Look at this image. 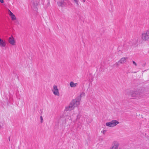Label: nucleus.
Here are the masks:
<instances>
[{"mask_svg":"<svg viewBox=\"0 0 149 149\" xmlns=\"http://www.w3.org/2000/svg\"><path fill=\"white\" fill-rule=\"evenodd\" d=\"M80 99H78L77 98L76 99L73 100L71 103L72 104L73 106L75 108L79 106L80 104Z\"/></svg>","mask_w":149,"mask_h":149,"instance_id":"0eeeda50","label":"nucleus"},{"mask_svg":"<svg viewBox=\"0 0 149 149\" xmlns=\"http://www.w3.org/2000/svg\"><path fill=\"white\" fill-rule=\"evenodd\" d=\"M59 6H63V3L62 2H58V3Z\"/></svg>","mask_w":149,"mask_h":149,"instance_id":"dca6fc26","label":"nucleus"},{"mask_svg":"<svg viewBox=\"0 0 149 149\" xmlns=\"http://www.w3.org/2000/svg\"><path fill=\"white\" fill-rule=\"evenodd\" d=\"M74 108L73 106V105L70 102L68 105L65 107V111H71L73 110Z\"/></svg>","mask_w":149,"mask_h":149,"instance_id":"9d476101","label":"nucleus"},{"mask_svg":"<svg viewBox=\"0 0 149 149\" xmlns=\"http://www.w3.org/2000/svg\"><path fill=\"white\" fill-rule=\"evenodd\" d=\"M86 1V0H82V2L83 3H84Z\"/></svg>","mask_w":149,"mask_h":149,"instance_id":"412c9836","label":"nucleus"},{"mask_svg":"<svg viewBox=\"0 0 149 149\" xmlns=\"http://www.w3.org/2000/svg\"><path fill=\"white\" fill-rule=\"evenodd\" d=\"M127 58H128L127 57H123L121 58L118 62L116 63V65L117 66H118L120 64H123L125 63Z\"/></svg>","mask_w":149,"mask_h":149,"instance_id":"39448f33","label":"nucleus"},{"mask_svg":"<svg viewBox=\"0 0 149 149\" xmlns=\"http://www.w3.org/2000/svg\"><path fill=\"white\" fill-rule=\"evenodd\" d=\"M53 94L56 96H59L60 95V92L57 86L56 85L53 86L51 90Z\"/></svg>","mask_w":149,"mask_h":149,"instance_id":"7ed1b4c3","label":"nucleus"},{"mask_svg":"<svg viewBox=\"0 0 149 149\" xmlns=\"http://www.w3.org/2000/svg\"><path fill=\"white\" fill-rule=\"evenodd\" d=\"M118 149H122L121 148H119Z\"/></svg>","mask_w":149,"mask_h":149,"instance_id":"b1692460","label":"nucleus"},{"mask_svg":"<svg viewBox=\"0 0 149 149\" xmlns=\"http://www.w3.org/2000/svg\"><path fill=\"white\" fill-rule=\"evenodd\" d=\"M142 90L138 89L130 91L129 94L133 99L139 100L142 97Z\"/></svg>","mask_w":149,"mask_h":149,"instance_id":"f257e3e1","label":"nucleus"},{"mask_svg":"<svg viewBox=\"0 0 149 149\" xmlns=\"http://www.w3.org/2000/svg\"><path fill=\"white\" fill-rule=\"evenodd\" d=\"M119 145V143L118 141H114L112 143L111 147L110 149H118V148Z\"/></svg>","mask_w":149,"mask_h":149,"instance_id":"6e6552de","label":"nucleus"},{"mask_svg":"<svg viewBox=\"0 0 149 149\" xmlns=\"http://www.w3.org/2000/svg\"><path fill=\"white\" fill-rule=\"evenodd\" d=\"M85 96V93L84 92H82L81 93L80 95L77 98L78 99H80V100H81V98L82 97H84Z\"/></svg>","mask_w":149,"mask_h":149,"instance_id":"4468645a","label":"nucleus"},{"mask_svg":"<svg viewBox=\"0 0 149 149\" xmlns=\"http://www.w3.org/2000/svg\"><path fill=\"white\" fill-rule=\"evenodd\" d=\"M6 46V43L5 40L0 38V46L4 47Z\"/></svg>","mask_w":149,"mask_h":149,"instance_id":"9b49d317","label":"nucleus"},{"mask_svg":"<svg viewBox=\"0 0 149 149\" xmlns=\"http://www.w3.org/2000/svg\"><path fill=\"white\" fill-rule=\"evenodd\" d=\"M132 62H133V64H134L136 66L137 65L136 63L134 61H132Z\"/></svg>","mask_w":149,"mask_h":149,"instance_id":"6ab92c4d","label":"nucleus"},{"mask_svg":"<svg viewBox=\"0 0 149 149\" xmlns=\"http://www.w3.org/2000/svg\"><path fill=\"white\" fill-rule=\"evenodd\" d=\"M70 85L71 87L75 88L77 86L78 84L77 83H74L73 81H71L70 82Z\"/></svg>","mask_w":149,"mask_h":149,"instance_id":"ddd939ff","label":"nucleus"},{"mask_svg":"<svg viewBox=\"0 0 149 149\" xmlns=\"http://www.w3.org/2000/svg\"><path fill=\"white\" fill-rule=\"evenodd\" d=\"M40 120H41V123H42L43 122V118L42 117V116H40Z\"/></svg>","mask_w":149,"mask_h":149,"instance_id":"f3484780","label":"nucleus"},{"mask_svg":"<svg viewBox=\"0 0 149 149\" xmlns=\"http://www.w3.org/2000/svg\"><path fill=\"white\" fill-rule=\"evenodd\" d=\"M0 2L2 3H3L4 2L3 0H0Z\"/></svg>","mask_w":149,"mask_h":149,"instance_id":"aec40b11","label":"nucleus"},{"mask_svg":"<svg viewBox=\"0 0 149 149\" xmlns=\"http://www.w3.org/2000/svg\"><path fill=\"white\" fill-rule=\"evenodd\" d=\"M50 5V3H48V5L49 6V5Z\"/></svg>","mask_w":149,"mask_h":149,"instance_id":"5701e85b","label":"nucleus"},{"mask_svg":"<svg viewBox=\"0 0 149 149\" xmlns=\"http://www.w3.org/2000/svg\"><path fill=\"white\" fill-rule=\"evenodd\" d=\"M36 5H38V3L37 1H36Z\"/></svg>","mask_w":149,"mask_h":149,"instance_id":"4be33fe9","label":"nucleus"},{"mask_svg":"<svg viewBox=\"0 0 149 149\" xmlns=\"http://www.w3.org/2000/svg\"><path fill=\"white\" fill-rule=\"evenodd\" d=\"M9 11L10 12L9 14L11 17L12 20H15L16 18L15 15L10 10H9Z\"/></svg>","mask_w":149,"mask_h":149,"instance_id":"f8f14e48","label":"nucleus"},{"mask_svg":"<svg viewBox=\"0 0 149 149\" xmlns=\"http://www.w3.org/2000/svg\"><path fill=\"white\" fill-rule=\"evenodd\" d=\"M141 38L145 40L149 39V31L143 33L142 34Z\"/></svg>","mask_w":149,"mask_h":149,"instance_id":"423d86ee","label":"nucleus"},{"mask_svg":"<svg viewBox=\"0 0 149 149\" xmlns=\"http://www.w3.org/2000/svg\"><path fill=\"white\" fill-rule=\"evenodd\" d=\"M80 118V115L79 114L73 113L70 120H73L74 122H75L79 120Z\"/></svg>","mask_w":149,"mask_h":149,"instance_id":"20e7f679","label":"nucleus"},{"mask_svg":"<svg viewBox=\"0 0 149 149\" xmlns=\"http://www.w3.org/2000/svg\"><path fill=\"white\" fill-rule=\"evenodd\" d=\"M8 41L9 43L12 45L15 46L16 45V42L14 38L12 36L9 38Z\"/></svg>","mask_w":149,"mask_h":149,"instance_id":"1a4fd4ad","label":"nucleus"},{"mask_svg":"<svg viewBox=\"0 0 149 149\" xmlns=\"http://www.w3.org/2000/svg\"><path fill=\"white\" fill-rule=\"evenodd\" d=\"M77 4H78V0H73Z\"/></svg>","mask_w":149,"mask_h":149,"instance_id":"a211bd4d","label":"nucleus"},{"mask_svg":"<svg viewBox=\"0 0 149 149\" xmlns=\"http://www.w3.org/2000/svg\"><path fill=\"white\" fill-rule=\"evenodd\" d=\"M107 132V130H102L101 132V133L103 134H105Z\"/></svg>","mask_w":149,"mask_h":149,"instance_id":"2eb2a0df","label":"nucleus"},{"mask_svg":"<svg viewBox=\"0 0 149 149\" xmlns=\"http://www.w3.org/2000/svg\"><path fill=\"white\" fill-rule=\"evenodd\" d=\"M119 123V122L116 120H113L111 121L107 122L106 125L109 127H113Z\"/></svg>","mask_w":149,"mask_h":149,"instance_id":"f03ea898","label":"nucleus"}]
</instances>
